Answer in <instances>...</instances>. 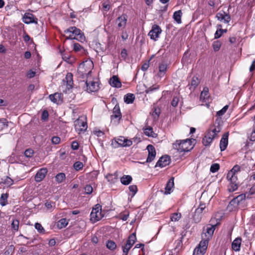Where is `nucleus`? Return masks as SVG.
<instances>
[{"instance_id":"1","label":"nucleus","mask_w":255,"mask_h":255,"mask_svg":"<svg viewBox=\"0 0 255 255\" xmlns=\"http://www.w3.org/2000/svg\"><path fill=\"white\" fill-rule=\"evenodd\" d=\"M240 170V166L235 165L227 174V178L230 182L228 190L230 192H234L238 189L239 182L237 174Z\"/></svg>"},{"instance_id":"2","label":"nucleus","mask_w":255,"mask_h":255,"mask_svg":"<svg viewBox=\"0 0 255 255\" xmlns=\"http://www.w3.org/2000/svg\"><path fill=\"white\" fill-rule=\"evenodd\" d=\"M64 33L67 35L65 36L66 39H76L80 42L85 40L84 33L75 26L70 27L64 30Z\"/></svg>"},{"instance_id":"3","label":"nucleus","mask_w":255,"mask_h":255,"mask_svg":"<svg viewBox=\"0 0 255 255\" xmlns=\"http://www.w3.org/2000/svg\"><path fill=\"white\" fill-rule=\"evenodd\" d=\"M221 130V127L218 125L217 126H211L206 135L203 138L202 143L204 145L207 146L210 145L213 140L218 137V133Z\"/></svg>"},{"instance_id":"4","label":"nucleus","mask_w":255,"mask_h":255,"mask_svg":"<svg viewBox=\"0 0 255 255\" xmlns=\"http://www.w3.org/2000/svg\"><path fill=\"white\" fill-rule=\"evenodd\" d=\"M246 200V195L242 194L234 198L227 206V209L229 211H233L238 210L243 207Z\"/></svg>"},{"instance_id":"5","label":"nucleus","mask_w":255,"mask_h":255,"mask_svg":"<svg viewBox=\"0 0 255 255\" xmlns=\"http://www.w3.org/2000/svg\"><path fill=\"white\" fill-rule=\"evenodd\" d=\"M191 142L189 139L176 140V143L173 144V147L180 152L189 151L193 148Z\"/></svg>"},{"instance_id":"6","label":"nucleus","mask_w":255,"mask_h":255,"mask_svg":"<svg viewBox=\"0 0 255 255\" xmlns=\"http://www.w3.org/2000/svg\"><path fill=\"white\" fill-rule=\"evenodd\" d=\"M92 64L83 62L79 65L78 68V73L82 78H84L85 77L89 75L92 72Z\"/></svg>"},{"instance_id":"7","label":"nucleus","mask_w":255,"mask_h":255,"mask_svg":"<svg viewBox=\"0 0 255 255\" xmlns=\"http://www.w3.org/2000/svg\"><path fill=\"white\" fill-rule=\"evenodd\" d=\"M101 210V206L99 204H97L95 208L93 209L90 214L91 220L93 222H96L102 218L103 215L102 214Z\"/></svg>"},{"instance_id":"8","label":"nucleus","mask_w":255,"mask_h":255,"mask_svg":"<svg viewBox=\"0 0 255 255\" xmlns=\"http://www.w3.org/2000/svg\"><path fill=\"white\" fill-rule=\"evenodd\" d=\"M161 31V28L158 25L154 24L148 33V35L151 39L156 41L159 37Z\"/></svg>"},{"instance_id":"9","label":"nucleus","mask_w":255,"mask_h":255,"mask_svg":"<svg viewBox=\"0 0 255 255\" xmlns=\"http://www.w3.org/2000/svg\"><path fill=\"white\" fill-rule=\"evenodd\" d=\"M122 118V114L120 111V107L116 105L113 109V115H111V120L114 121L116 124H118Z\"/></svg>"},{"instance_id":"10","label":"nucleus","mask_w":255,"mask_h":255,"mask_svg":"<svg viewBox=\"0 0 255 255\" xmlns=\"http://www.w3.org/2000/svg\"><path fill=\"white\" fill-rule=\"evenodd\" d=\"M74 125L76 130L79 132L85 131L87 128V123L80 118L75 121Z\"/></svg>"},{"instance_id":"11","label":"nucleus","mask_w":255,"mask_h":255,"mask_svg":"<svg viewBox=\"0 0 255 255\" xmlns=\"http://www.w3.org/2000/svg\"><path fill=\"white\" fill-rule=\"evenodd\" d=\"M216 17L219 20L223 21L226 23H228L231 20V16L229 14L224 11H221L217 13Z\"/></svg>"},{"instance_id":"12","label":"nucleus","mask_w":255,"mask_h":255,"mask_svg":"<svg viewBox=\"0 0 255 255\" xmlns=\"http://www.w3.org/2000/svg\"><path fill=\"white\" fill-rule=\"evenodd\" d=\"M146 149L148 151V155L146 162H150L154 159L156 156L155 147L151 144L147 145Z\"/></svg>"},{"instance_id":"13","label":"nucleus","mask_w":255,"mask_h":255,"mask_svg":"<svg viewBox=\"0 0 255 255\" xmlns=\"http://www.w3.org/2000/svg\"><path fill=\"white\" fill-rule=\"evenodd\" d=\"M23 22L26 24L31 23H37V18H34V15L30 13H25L22 17Z\"/></svg>"},{"instance_id":"14","label":"nucleus","mask_w":255,"mask_h":255,"mask_svg":"<svg viewBox=\"0 0 255 255\" xmlns=\"http://www.w3.org/2000/svg\"><path fill=\"white\" fill-rule=\"evenodd\" d=\"M170 163V157L168 155H164L161 157L157 162L155 167H164Z\"/></svg>"},{"instance_id":"15","label":"nucleus","mask_w":255,"mask_h":255,"mask_svg":"<svg viewBox=\"0 0 255 255\" xmlns=\"http://www.w3.org/2000/svg\"><path fill=\"white\" fill-rule=\"evenodd\" d=\"M217 226V224L213 225H209L207 227L206 232L202 234V238H204V236L205 237V238H207L208 239H210V238H211L215 230L216 227Z\"/></svg>"},{"instance_id":"16","label":"nucleus","mask_w":255,"mask_h":255,"mask_svg":"<svg viewBox=\"0 0 255 255\" xmlns=\"http://www.w3.org/2000/svg\"><path fill=\"white\" fill-rule=\"evenodd\" d=\"M47 171L46 168H42L40 169L35 176V181L37 182L41 181L45 177Z\"/></svg>"},{"instance_id":"17","label":"nucleus","mask_w":255,"mask_h":255,"mask_svg":"<svg viewBox=\"0 0 255 255\" xmlns=\"http://www.w3.org/2000/svg\"><path fill=\"white\" fill-rule=\"evenodd\" d=\"M116 143L120 146L126 147L130 146L132 142L124 136H120L116 140Z\"/></svg>"},{"instance_id":"18","label":"nucleus","mask_w":255,"mask_h":255,"mask_svg":"<svg viewBox=\"0 0 255 255\" xmlns=\"http://www.w3.org/2000/svg\"><path fill=\"white\" fill-rule=\"evenodd\" d=\"M229 133L228 132L225 133L220 140V148L221 151L225 150L228 144V137Z\"/></svg>"},{"instance_id":"19","label":"nucleus","mask_w":255,"mask_h":255,"mask_svg":"<svg viewBox=\"0 0 255 255\" xmlns=\"http://www.w3.org/2000/svg\"><path fill=\"white\" fill-rule=\"evenodd\" d=\"M49 99L54 103L58 104L62 102V94L55 93L49 96Z\"/></svg>"},{"instance_id":"20","label":"nucleus","mask_w":255,"mask_h":255,"mask_svg":"<svg viewBox=\"0 0 255 255\" xmlns=\"http://www.w3.org/2000/svg\"><path fill=\"white\" fill-rule=\"evenodd\" d=\"M86 84L87 86V91L88 92H96L99 89L98 83L92 81L90 83H88L86 81Z\"/></svg>"},{"instance_id":"21","label":"nucleus","mask_w":255,"mask_h":255,"mask_svg":"<svg viewBox=\"0 0 255 255\" xmlns=\"http://www.w3.org/2000/svg\"><path fill=\"white\" fill-rule=\"evenodd\" d=\"M109 83L110 84L114 87L120 88L122 87V83L120 79L116 76H113L111 77L110 79Z\"/></svg>"},{"instance_id":"22","label":"nucleus","mask_w":255,"mask_h":255,"mask_svg":"<svg viewBox=\"0 0 255 255\" xmlns=\"http://www.w3.org/2000/svg\"><path fill=\"white\" fill-rule=\"evenodd\" d=\"M127 21V16L123 14L119 16L116 20V23L119 28L124 27L126 26Z\"/></svg>"},{"instance_id":"23","label":"nucleus","mask_w":255,"mask_h":255,"mask_svg":"<svg viewBox=\"0 0 255 255\" xmlns=\"http://www.w3.org/2000/svg\"><path fill=\"white\" fill-rule=\"evenodd\" d=\"M241 242L242 239L241 238H236L232 244L233 250L236 252L239 251L240 250Z\"/></svg>"},{"instance_id":"24","label":"nucleus","mask_w":255,"mask_h":255,"mask_svg":"<svg viewBox=\"0 0 255 255\" xmlns=\"http://www.w3.org/2000/svg\"><path fill=\"white\" fill-rule=\"evenodd\" d=\"M174 186V179L173 178H170L167 182L166 185L165 187V194H169L171 193V190Z\"/></svg>"},{"instance_id":"25","label":"nucleus","mask_w":255,"mask_h":255,"mask_svg":"<svg viewBox=\"0 0 255 255\" xmlns=\"http://www.w3.org/2000/svg\"><path fill=\"white\" fill-rule=\"evenodd\" d=\"M67 83V88L68 89H72L73 87V75L71 73H68L66 76L65 80Z\"/></svg>"},{"instance_id":"26","label":"nucleus","mask_w":255,"mask_h":255,"mask_svg":"<svg viewBox=\"0 0 255 255\" xmlns=\"http://www.w3.org/2000/svg\"><path fill=\"white\" fill-rule=\"evenodd\" d=\"M167 65L165 63H161L159 65V76L162 77L164 75L167 70Z\"/></svg>"},{"instance_id":"27","label":"nucleus","mask_w":255,"mask_h":255,"mask_svg":"<svg viewBox=\"0 0 255 255\" xmlns=\"http://www.w3.org/2000/svg\"><path fill=\"white\" fill-rule=\"evenodd\" d=\"M182 15V12L181 10H179L178 11H176L174 12L173 15V18L175 21L177 22L178 23H181V16Z\"/></svg>"},{"instance_id":"28","label":"nucleus","mask_w":255,"mask_h":255,"mask_svg":"<svg viewBox=\"0 0 255 255\" xmlns=\"http://www.w3.org/2000/svg\"><path fill=\"white\" fill-rule=\"evenodd\" d=\"M132 179V178L130 175H124L121 178V182L123 184L128 185L130 183Z\"/></svg>"},{"instance_id":"29","label":"nucleus","mask_w":255,"mask_h":255,"mask_svg":"<svg viewBox=\"0 0 255 255\" xmlns=\"http://www.w3.org/2000/svg\"><path fill=\"white\" fill-rule=\"evenodd\" d=\"M144 133L150 137H156V134L153 132V129L150 127H148L145 128H143Z\"/></svg>"},{"instance_id":"30","label":"nucleus","mask_w":255,"mask_h":255,"mask_svg":"<svg viewBox=\"0 0 255 255\" xmlns=\"http://www.w3.org/2000/svg\"><path fill=\"white\" fill-rule=\"evenodd\" d=\"M135 99L134 95L133 94H127L124 96V101L127 104H131Z\"/></svg>"},{"instance_id":"31","label":"nucleus","mask_w":255,"mask_h":255,"mask_svg":"<svg viewBox=\"0 0 255 255\" xmlns=\"http://www.w3.org/2000/svg\"><path fill=\"white\" fill-rule=\"evenodd\" d=\"M1 182L7 187H9L13 184V180L8 176H5L1 178Z\"/></svg>"},{"instance_id":"32","label":"nucleus","mask_w":255,"mask_h":255,"mask_svg":"<svg viewBox=\"0 0 255 255\" xmlns=\"http://www.w3.org/2000/svg\"><path fill=\"white\" fill-rule=\"evenodd\" d=\"M209 240V239L206 238L200 242L198 247L201 248V249L202 250V252H206Z\"/></svg>"},{"instance_id":"33","label":"nucleus","mask_w":255,"mask_h":255,"mask_svg":"<svg viewBox=\"0 0 255 255\" xmlns=\"http://www.w3.org/2000/svg\"><path fill=\"white\" fill-rule=\"evenodd\" d=\"M15 248L13 245H10L5 248L4 252L2 255H12L14 252Z\"/></svg>"},{"instance_id":"34","label":"nucleus","mask_w":255,"mask_h":255,"mask_svg":"<svg viewBox=\"0 0 255 255\" xmlns=\"http://www.w3.org/2000/svg\"><path fill=\"white\" fill-rule=\"evenodd\" d=\"M136 240V238L135 233H133L128 237V240L127 241V244L132 246L135 243Z\"/></svg>"},{"instance_id":"35","label":"nucleus","mask_w":255,"mask_h":255,"mask_svg":"<svg viewBox=\"0 0 255 255\" xmlns=\"http://www.w3.org/2000/svg\"><path fill=\"white\" fill-rule=\"evenodd\" d=\"M8 197V193H2L0 196L1 202L0 204L2 206H4L7 204V198Z\"/></svg>"},{"instance_id":"36","label":"nucleus","mask_w":255,"mask_h":255,"mask_svg":"<svg viewBox=\"0 0 255 255\" xmlns=\"http://www.w3.org/2000/svg\"><path fill=\"white\" fill-rule=\"evenodd\" d=\"M106 247L108 249L113 251L116 249L117 245L114 241L109 240L106 243Z\"/></svg>"},{"instance_id":"37","label":"nucleus","mask_w":255,"mask_h":255,"mask_svg":"<svg viewBox=\"0 0 255 255\" xmlns=\"http://www.w3.org/2000/svg\"><path fill=\"white\" fill-rule=\"evenodd\" d=\"M68 224V222L65 218L60 219L57 223V227L59 229L65 227Z\"/></svg>"},{"instance_id":"38","label":"nucleus","mask_w":255,"mask_h":255,"mask_svg":"<svg viewBox=\"0 0 255 255\" xmlns=\"http://www.w3.org/2000/svg\"><path fill=\"white\" fill-rule=\"evenodd\" d=\"M200 81L198 79V78L194 76L192 78V81L191 82V87L190 88V89L193 87V89H195L199 84Z\"/></svg>"},{"instance_id":"39","label":"nucleus","mask_w":255,"mask_h":255,"mask_svg":"<svg viewBox=\"0 0 255 255\" xmlns=\"http://www.w3.org/2000/svg\"><path fill=\"white\" fill-rule=\"evenodd\" d=\"M65 175L63 173H58L55 176V180L58 183L62 182L65 179Z\"/></svg>"},{"instance_id":"40","label":"nucleus","mask_w":255,"mask_h":255,"mask_svg":"<svg viewBox=\"0 0 255 255\" xmlns=\"http://www.w3.org/2000/svg\"><path fill=\"white\" fill-rule=\"evenodd\" d=\"M181 217V215L180 213H174L171 215L170 219L172 221L176 222L178 221Z\"/></svg>"},{"instance_id":"41","label":"nucleus","mask_w":255,"mask_h":255,"mask_svg":"<svg viewBox=\"0 0 255 255\" xmlns=\"http://www.w3.org/2000/svg\"><path fill=\"white\" fill-rule=\"evenodd\" d=\"M11 225L13 230L17 231L19 228V221L16 219L13 220Z\"/></svg>"},{"instance_id":"42","label":"nucleus","mask_w":255,"mask_h":255,"mask_svg":"<svg viewBox=\"0 0 255 255\" xmlns=\"http://www.w3.org/2000/svg\"><path fill=\"white\" fill-rule=\"evenodd\" d=\"M73 166L76 170L78 171L82 169L83 168L84 165L82 162L77 161L75 162Z\"/></svg>"},{"instance_id":"43","label":"nucleus","mask_w":255,"mask_h":255,"mask_svg":"<svg viewBox=\"0 0 255 255\" xmlns=\"http://www.w3.org/2000/svg\"><path fill=\"white\" fill-rule=\"evenodd\" d=\"M221 46V43L220 41L217 40L214 41L213 43V47L215 51H218Z\"/></svg>"},{"instance_id":"44","label":"nucleus","mask_w":255,"mask_h":255,"mask_svg":"<svg viewBox=\"0 0 255 255\" xmlns=\"http://www.w3.org/2000/svg\"><path fill=\"white\" fill-rule=\"evenodd\" d=\"M55 203L51 201H46L45 203V206L46 208L49 210H51L55 207Z\"/></svg>"},{"instance_id":"45","label":"nucleus","mask_w":255,"mask_h":255,"mask_svg":"<svg viewBox=\"0 0 255 255\" xmlns=\"http://www.w3.org/2000/svg\"><path fill=\"white\" fill-rule=\"evenodd\" d=\"M160 114V109L158 107L154 108V111L152 112V116L154 119L158 118Z\"/></svg>"},{"instance_id":"46","label":"nucleus","mask_w":255,"mask_h":255,"mask_svg":"<svg viewBox=\"0 0 255 255\" xmlns=\"http://www.w3.org/2000/svg\"><path fill=\"white\" fill-rule=\"evenodd\" d=\"M205 208H206V205L205 204H200L199 207L196 209L195 213L201 214L203 211L205 209Z\"/></svg>"},{"instance_id":"47","label":"nucleus","mask_w":255,"mask_h":255,"mask_svg":"<svg viewBox=\"0 0 255 255\" xmlns=\"http://www.w3.org/2000/svg\"><path fill=\"white\" fill-rule=\"evenodd\" d=\"M205 253V252H202L201 248L197 247L194 249L193 255H204Z\"/></svg>"},{"instance_id":"48","label":"nucleus","mask_w":255,"mask_h":255,"mask_svg":"<svg viewBox=\"0 0 255 255\" xmlns=\"http://www.w3.org/2000/svg\"><path fill=\"white\" fill-rule=\"evenodd\" d=\"M220 168V165L218 163L212 164L210 167V171L214 173L217 172Z\"/></svg>"},{"instance_id":"49","label":"nucleus","mask_w":255,"mask_h":255,"mask_svg":"<svg viewBox=\"0 0 255 255\" xmlns=\"http://www.w3.org/2000/svg\"><path fill=\"white\" fill-rule=\"evenodd\" d=\"M33 154L34 151L31 148H28L26 149L24 152L25 156L29 158L31 157L33 155Z\"/></svg>"},{"instance_id":"50","label":"nucleus","mask_w":255,"mask_h":255,"mask_svg":"<svg viewBox=\"0 0 255 255\" xmlns=\"http://www.w3.org/2000/svg\"><path fill=\"white\" fill-rule=\"evenodd\" d=\"M228 108H229L228 105H226V106H224L221 110H220L219 111H218L217 113V115L219 116H221L223 115L226 112Z\"/></svg>"},{"instance_id":"51","label":"nucleus","mask_w":255,"mask_h":255,"mask_svg":"<svg viewBox=\"0 0 255 255\" xmlns=\"http://www.w3.org/2000/svg\"><path fill=\"white\" fill-rule=\"evenodd\" d=\"M129 190L130 192L132 193V196H133L137 191V188L136 185H132L129 186Z\"/></svg>"},{"instance_id":"52","label":"nucleus","mask_w":255,"mask_h":255,"mask_svg":"<svg viewBox=\"0 0 255 255\" xmlns=\"http://www.w3.org/2000/svg\"><path fill=\"white\" fill-rule=\"evenodd\" d=\"M35 228L37 230V231L40 233H42L44 232V229L40 223H35Z\"/></svg>"},{"instance_id":"53","label":"nucleus","mask_w":255,"mask_h":255,"mask_svg":"<svg viewBox=\"0 0 255 255\" xmlns=\"http://www.w3.org/2000/svg\"><path fill=\"white\" fill-rule=\"evenodd\" d=\"M201 218L202 216L201 214H196L195 213V215L193 216V220L195 223H197L201 221Z\"/></svg>"},{"instance_id":"54","label":"nucleus","mask_w":255,"mask_h":255,"mask_svg":"<svg viewBox=\"0 0 255 255\" xmlns=\"http://www.w3.org/2000/svg\"><path fill=\"white\" fill-rule=\"evenodd\" d=\"M179 98L178 97H174L172 101H171V105L173 107H176L177 105H178V102H179Z\"/></svg>"},{"instance_id":"55","label":"nucleus","mask_w":255,"mask_h":255,"mask_svg":"<svg viewBox=\"0 0 255 255\" xmlns=\"http://www.w3.org/2000/svg\"><path fill=\"white\" fill-rule=\"evenodd\" d=\"M85 191L87 194H90L93 192V188L90 185H87L85 187Z\"/></svg>"},{"instance_id":"56","label":"nucleus","mask_w":255,"mask_h":255,"mask_svg":"<svg viewBox=\"0 0 255 255\" xmlns=\"http://www.w3.org/2000/svg\"><path fill=\"white\" fill-rule=\"evenodd\" d=\"M48 112L46 110L43 111L41 115V119L43 121H46L48 118Z\"/></svg>"},{"instance_id":"57","label":"nucleus","mask_w":255,"mask_h":255,"mask_svg":"<svg viewBox=\"0 0 255 255\" xmlns=\"http://www.w3.org/2000/svg\"><path fill=\"white\" fill-rule=\"evenodd\" d=\"M223 33V29H220L217 30L215 33V38L217 39L220 38Z\"/></svg>"},{"instance_id":"58","label":"nucleus","mask_w":255,"mask_h":255,"mask_svg":"<svg viewBox=\"0 0 255 255\" xmlns=\"http://www.w3.org/2000/svg\"><path fill=\"white\" fill-rule=\"evenodd\" d=\"M131 247L132 246L129 245L128 244L126 243L125 246L123 247V253H128L129 250L131 249Z\"/></svg>"},{"instance_id":"59","label":"nucleus","mask_w":255,"mask_h":255,"mask_svg":"<svg viewBox=\"0 0 255 255\" xmlns=\"http://www.w3.org/2000/svg\"><path fill=\"white\" fill-rule=\"evenodd\" d=\"M82 48V47L79 43H76L73 44V49L76 52L80 51Z\"/></svg>"},{"instance_id":"60","label":"nucleus","mask_w":255,"mask_h":255,"mask_svg":"<svg viewBox=\"0 0 255 255\" xmlns=\"http://www.w3.org/2000/svg\"><path fill=\"white\" fill-rule=\"evenodd\" d=\"M51 141L53 144H57L60 143V138L58 136H53L52 138Z\"/></svg>"},{"instance_id":"61","label":"nucleus","mask_w":255,"mask_h":255,"mask_svg":"<svg viewBox=\"0 0 255 255\" xmlns=\"http://www.w3.org/2000/svg\"><path fill=\"white\" fill-rule=\"evenodd\" d=\"M71 148L73 150H77L79 148V144L77 141H73L71 145Z\"/></svg>"},{"instance_id":"62","label":"nucleus","mask_w":255,"mask_h":255,"mask_svg":"<svg viewBox=\"0 0 255 255\" xmlns=\"http://www.w3.org/2000/svg\"><path fill=\"white\" fill-rule=\"evenodd\" d=\"M121 57L124 59L125 60L127 58V51L126 49H123L122 50V52H121Z\"/></svg>"},{"instance_id":"63","label":"nucleus","mask_w":255,"mask_h":255,"mask_svg":"<svg viewBox=\"0 0 255 255\" xmlns=\"http://www.w3.org/2000/svg\"><path fill=\"white\" fill-rule=\"evenodd\" d=\"M35 72L32 71V70H29L27 74V76L29 78H32L34 77L35 76Z\"/></svg>"},{"instance_id":"64","label":"nucleus","mask_w":255,"mask_h":255,"mask_svg":"<svg viewBox=\"0 0 255 255\" xmlns=\"http://www.w3.org/2000/svg\"><path fill=\"white\" fill-rule=\"evenodd\" d=\"M250 140L251 141H255V127H254V129L251 133V136H250Z\"/></svg>"}]
</instances>
